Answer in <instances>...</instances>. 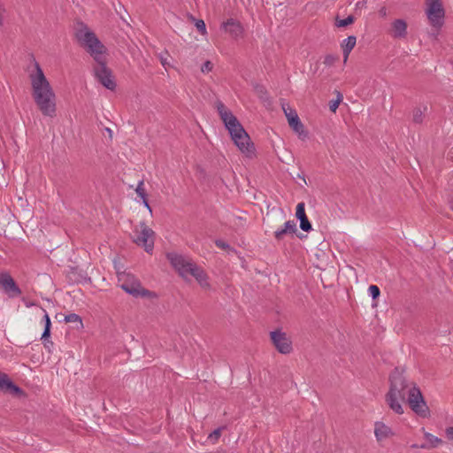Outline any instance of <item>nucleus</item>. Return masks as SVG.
Listing matches in <instances>:
<instances>
[{"mask_svg": "<svg viewBox=\"0 0 453 453\" xmlns=\"http://www.w3.org/2000/svg\"><path fill=\"white\" fill-rule=\"evenodd\" d=\"M196 27L203 35H205L207 34L206 26L203 19L196 20Z\"/></svg>", "mask_w": 453, "mask_h": 453, "instance_id": "27", "label": "nucleus"}, {"mask_svg": "<svg viewBox=\"0 0 453 453\" xmlns=\"http://www.w3.org/2000/svg\"><path fill=\"white\" fill-rule=\"evenodd\" d=\"M340 104V93L337 94L336 96V98L334 100H333L330 104V110L333 111V112H335L338 106Z\"/></svg>", "mask_w": 453, "mask_h": 453, "instance_id": "30", "label": "nucleus"}, {"mask_svg": "<svg viewBox=\"0 0 453 453\" xmlns=\"http://www.w3.org/2000/svg\"><path fill=\"white\" fill-rule=\"evenodd\" d=\"M134 242L142 246L146 252L150 253L154 248V232L144 223H142L134 231Z\"/></svg>", "mask_w": 453, "mask_h": 453, "instance_id": "7", "label": "nucleus"}, {"mask_svg": "<svg viewBox=\"0 0 453 453\" xmlns=\"http://www.w3.org/2000/svg\"><path fill=\"white\" fill-rule=\"evenodd\" d=\"M355 20V17L353 15L348 16L346 19H342V27H346L352 24Z\"/></svg>", "mask_w": 453, "mask_h": 453, "instance_id": "32", "label": "nucleus"}, {"mask_svg": "<svg viewBox=\"0 0 453 453\" xmlns=\"http://www.w3.org/2000/svg\"><path fill=\"white\" fill-rule=\"evenodd\" d=\"M118 284L126 293L134 297H151L154 296L152 292L143 288L140 280L130 273H119Z\"/></svg>", "mask_w": 453, "mask_h": 453, "instance_id": "6", "label": "nucleus"}, {"mask_svg": "<svg viewBox=\"0 0 453 453\" xmlns=\"http://www.w3.org/2000/svg\"><path fill=\"white\" fill-rule=\"evenodd\" d=\"M296 223L294 220H288L285 222L283 227L277 229L274 232V237L276 240H282L286 234H296Z\"/></svg>", "mask_w": 453, "mask_h": 453, "instance_id": "17", "label": "nucleus"}, {"mask_svg": "<svg viewBox=\"0 0 453 453\" xmlns=\"http://www.w3.org/2000/svg\"><path fill=\"white\" fill-rule=\"evenodd\" d=\"M188 276L194 277L201 288L204 289L210 288L208 276L203 270V268H201L200 266L194 263L191 267H188Z\"/></svg>", "mask_w": 453, "mask_h": 453, "instance_id": "14", "label": "nucleus"}, {"mask_svg": "<svg viewBox=\"0 0 453 453\" xmlns=\"http://www.w3.org/2000/svg\"><path fill=\"white\" fill-rule=\"evenodd\" d=\"M65 321L67 323H79L82 326L81 318L75 313H70L65 317Z\"/></svg>", "mask_w": 453, "mask_h": 453, "instance_id": "23", "label": "nucleus"}, {"mask_svg": "<svg viewBox=\"0 0 453 453\" xmlns=\"http://www.w3.org/2000/svg\"><path fill=\"white\" fill-rule=\"evenodd\" d=\"M172 266L178 272V273L184 279L188 278V267H191L194 264L192 260L183 255L170 252L166 255Z\"/></svg>", "mask_w": 453, "mask_h": 453, "instance_id": "9", "label": "nucleus"}, {"mask_svg": "<svg viewBox=\"0 0 453 453\" xmlns=\"http://www.w3.org/2000/svg\"><path fill=\"white\" fill-rule=\"evenodd\" d=\"M296 218H297L298 219H303V218H305V217H306L305 208H304V203H299L296 205Z\"/></svg>", "mask_w": 453, "mask_h": 453, "instance_id": "24", "label": "nucleus"}, {"mask_svg": "<svg viewBox=\"0 0 453 453\" xmlns=\"http://www.w3.org/2000/svg\"><path fill=\"white\" fill-rule=\"evenodd\" d=\"M425 111H426V107H424V108H420V107L415 108L413 110V113H412V120L415 123H421L423 121V119H424V117H425Z\"/></svg>", "mask_w": 453, "mask_h": 453, "instance_id": "21", "label": "nucleus"}, {"mask_svg": "<svg viewBox=\"0 0 453 453\" xmlns=\"http://www.w3.org/2000/svg\"><path fill=\"white\" fill-rule=\"evenodd\" d=\"M160 61H161V64L166 69L167 66H169V63L167 62V59L164 57H161L160 58Z\"/></svg>", "mask_w": 453, "mask_h": 453, "instance_id": "35", "label": "nucleus"}, {"mask_svg": "<svg viewBox=\"0 0 453 453\" xmlns=\"http://www.w3.org/2000/svg\"><path fill=\"white\" fill-rule=\"evenodd\" d=\"M26 71L31 84L32 96L38 109L45 116H55L56 94L40 64L32 58Z\"/></svg>", "mask_w": 453, "mask_h": 453, "instance_id": "2", "label": "nucleus"}, {"mask_svg": "<svg viewBox=\"0 0 453 453\" xmlns=\"http://www.w3.org/2000/svg\"><path fill=\"white\" fill-rule=\"evenodd\" d=\"M76 38L79 42L86 48L87 51L94 58L96 63H102L106 60V50L96 35L86 26L81 24L76 31Z\"/></svg>", "mask_w": 453, "mask_h": 453, "instance_id": "4", "label": "nucleus"}, {"mask_svg": "<svg viewBox=\"0 0 453 453\" xmlns=\"http://www.w3.org/2000/svg\"><path fill=\"white\" fill-rule=\"evenodd\" d=\"M212 67H213V65L211 62L210 61H206L205 63H203V65H202L201 67V71L203 73H208L210 71L212 70Z\"/></svg>", "mask_w": 453, "mask_h": 453, "instance_id": "31", "label": "nucleus"}, {"mask_svg": "<svg viewBox=\"0 0 453 453\" xmlns=\"http://www.w3.org/2000/svg\"><path fill=\"white\" fill-rule=\"evenodd\" d=\"M445 434L448 440L453 441V426L447 427Z\"/></svg>", "mask_w": 453, "mask_h": 453, "instance_id": "33", "label": "nucleus"}, {"mask_svg": "<svg viewBox=\"0 0 453 453\" xmlns=\"http://www.w3.org/2000/svg\"><path fill=\"white\" fill-rule=\"evenodd\" d=\"M216 108L234 143L245 157H252L255 155L254 145L240 121L222 102H217Z\"/></svg>", "mask_w": 453, "mask_h": 453, "instance_id": "3", "label": "nucleus"}, {"mask_svg": "<svg viewBox=\"0 0 453 453\" xmlns=\"http://www.w3.org/2000/svg\"><path fill=\"white\" fill-rule=\"evenodd\" d=\"M300 227L303 231L308 232L311 229V225L308 220L307 216L305 218L300 219Z\"/></svg>", "mask_w": 453, "mask_h": 453, "instance_id": "26", "label": "nucleus"}, {"mask_svg": "<svg viewBox=\"0 0 453 453\" xmlns=\"http://www.w3.org/2000/svg\"><path fill=\"white\" fill-rule=\"evenodd\" d=\"M43 312H44V316H43V319H44V322H45V327H44V331L42 334V339H46L48 337H50V316L49 314L47 313V311L45 310H43Z\"/></svg>", "mask_w": 453, "mask_h": 453, "instance_id": "22", "label": "nucleus"}, {"mask_svg": "<svg viewBox=\"0 0 453 453\" xmlns=\"http://www.w3.org/2000/svg\"><path fill=\"white\" fill-rule=\"evenodd\" d=\"M425 14L434 31L433 36L436 39L439 32L445 24L446 11L442 0H426Z\"/></svg>", "mask_w": 453, "mask_h": 453, "instance_id": "5", "label": "nucleus"}, {"mask_svg": "<svg viewBox=\"0 0 453 453\" xmlns=\"http://www.w3.org/2000/svg\"><path fill=\"white\" fill-rule=\"evenodd\" d=\"M392 428L382 421L374 423V435L377 441L381 442L394 436Z\"/></svg>", "mask_w": 453, "mask_h": 453, "instance_id": "16", "label": "nucleus"}, {"mask_svg": "<svg viewBox=\"0 0 453 453\" xmlns=\"http://www.w3.org/2000/svg\"><path fill=\"white\" fill-rule=\"evenodd\" d=\"M25 305H26V307L29 308V307L35 305V303L33 302L25 301Z\"/></svg>", "mask_w": 453, "mask_h": 453, "instance_id": "37", "label": "nucleus"}, {"mask_svg": "<svg viewBox=\"0 0 453 453\" xmlns=\"http://www.w3.org/2000/svg\"><path fill=\"white\" fill-rule=\"evenodd\" d=\"M215 243H216L217 247L223 249V250H226L229 248V245L222 240H217Z\"/></svg>", "mask_w": 453, "mask_h": 453, "instance_id": "34", "label": "nucleus"}, {"mask_svg": "<svg viewBox=\"0 0 453 453\" xmlns=\"http://www.w3.org/2000/svg\"><path fill=\"white\" fill-rule=\"evenodd\" d=\"M0 390L10 391L14 394L20 392V388L12 382L8 375L2 372H0Z\"/></svg>", "mask_w": 453, "mask_h": 453, "instance_id": "18", "label": "nucleus"}, {"mask_svg": "<svg viewBox=\"0 0 453 453\" xmlns=\"http://www.w3.org/2000/svg\"><path fill=\"white\" fill-rule=\"evenodd\" d=\"M368 291L373 300L377 299L380 294V288L376 285H371L368 288Z\"/></svg>", "mask_w": 453, "mask_h": 453, "instance_id": "28", "label": "nucleus"}, {"mask_svg": "<svg viewBox=\"0 0 453 453\" xmlns=\"http://www.w3.org/2000/svg\"><path fill=\"white\" fill-rule=\"evenodd\" d=\"M426 437L429 440V441L431 442V444L434 447L438 446L442 443V441L440 438H438L431 434H426Z\"/></svg>", "mask_w": 453, "mask_h": 453, "instance_id": "29", "label": "nucleus"}, {"mask_svg": "<svg viewBox=\"0 0 453 453\" xmlns=\"http://www.w3.org/2000/svg\"><path fill=\"white\" fill-rule=\"evenodd\" d=\"M135 192L136 194L138 195V196L142 199V202L143 203V205L150 211V212H151V208L148 203V200H147V194H146V191L144 189V182L143 180H140L137 184V187L135 188Z\"/></svg>", "mask_w": 453, "mask_h": 453, "instance_id": "20", "label": "nucleus"}, {"mask_svg": "<svg viewBox=\"0 0 453 453\" xmlns=\"http://www.w3.org/2000/svg\"><path fill=\"white\" fill-rule=\"evenodd\" d=\"M221 429L222 428H218V429H215L213 432H211L209 435H208V440L211 442V443H215L218 441L219 438L220 437L221 435Z\"/></svg>", "mask_w": 453, "mask_h": 453, "instance_id": "25", "label": "nucleus"}, {"mask_svg": "<svg viewBox=\"0 0 453 453\" xmlns=\"http://www.w3.org/2000/svg\"><path fill=\"white\" fill-rule=\"evenodd\" d=\"M389 35L395 40H405L408 36V23L403 19H395L389 28Z\"/></svg>", "mask_w": 453, "mask_h": 453, "instance_id": "13", "label": "nucleus"}, {"mask_svg": "<svg viewBox=\"0 0 453 453\" xmlns=\"http://www.w3.org/2000/svg\"><path fill=\"white\" fill-rule=\"evenodd\" d=\"M334 25H335V27H340V18H339V16L335 17Z\"/></svg>", "mask_w": 453, "mask_h": 453, "instance_id": "36", "label": "nucleus"}, {"mask_svg": "<svg viewBox=\"0 0 453 453\" xmlns=\"http://www.w3.org/2000/svg\"><path fill=\"white\" fill-rule=\"evenodd\" d=\"M94 73L96 78L104 87L110 90L115 88L116 83L112 78L111 70L106 66V60L102 61V63H96L94 67Z\"/></svg>", "mask_w": 453, "mask_h": 453, "instance_id": "10", "label": "nucleus"}, {"mask_svg": "<svg viewBox=\"0 0 453 453\" xmlns=\"http://www.w3.org/2000/svg\"><path fill=\"white\" fill-rule=\"evenodd\" d=\"M385 402L397 415L404 414L405 402L418 416L426 418L431 415L420 388L398 369H395L389 377V388L385 395Z\"/></svg>", "mask_w": 453, "mask_h": 453, "instance_id": "1", "label": "nucleus"}, {"mask_svg": "<svg viewBox=\"0 0 453 453\" xmlns=\"http://www.w3.org/2000/svg\"><path fill=\"white\" fill-rule=\"evenodd\" d=\"M0 287L11 298L19 296L21 294L20 288L17 286L14 280L8 273H0Z\"/></svg>", "mask_w": 453, "mask_h": 453, "instance_id": "12", "label": "nucleus"}, {"mask_svg": "<svg viewBox=\"0 0 453 453\" xmlns=\"http://www.w3.org/2000/svg\"><path fill=\"white\" fill-rule=\"evenodd\" d=\"M271 339L276 349L281 354H289L292 348V342L286 333L276 330L271 333Z\"/></svg>", "mask_w": 453, "mask_h": 453, "instance_id": "11", "label": "nucleus"}, {"mask_svg": "<svg viewBox=\"0 0 453 453\" xmlns=\"http://www.w3.org/2000/svg\"><path fill=\"white\" fill-rule=\"evenodd\" d=\"M357 43V38L354 35L349 36L343 44V63L346 64L351 50L354 49Z\"/></svg>", "mask_w": 453, "mask_h": 453, "instance_id": "19", "label": "nucleus"}, {"mask_svg": "<svg viewBox=\"0 0 453 453\" xmlns=\"http://www.w3.org/2000/svg\"><path fill=\"white\" fill-rule=\"evenodd\" d=\"M221 28L230 35L234 39H238L242 36L243 28L240 22L234 20V19H229L226 21L223 22L221 25Z\"/></svg>", "mask_w": 453, "mask_h": 453, "instance_id": "15", "label": "nucleus"}, {"mask_svg": "<svg viewBox=\"0 0 453 453\" xmlns=\"http://www.w3.org/2000/svg\"><path fill=\"white\" fill-rule=\"evenodd\" d=\"M281 108L289 127L300 138H305L307 136V133L304 130V127L301 122L296 111L285 101L281 102Z\"/></svg>", "mask_w": 453, "mask_h": 453, "instance_id": "8", "label": "nucleus"}]
</instances>
